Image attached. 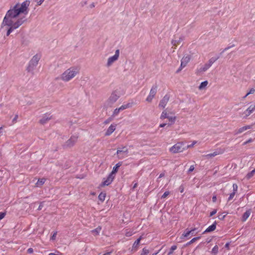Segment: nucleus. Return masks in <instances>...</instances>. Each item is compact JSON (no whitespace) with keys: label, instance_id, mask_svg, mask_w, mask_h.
<instances>
[{"label":"nucleus","instance_id":"obj_10","mask_svg":"<svg viewBox=\"0 0 255 255\" xmlns=\"http://www.w3.org/2000/svg\"><path fill=\"white\" fill-rule=\"evenodd\" d=\"M157 92V87L153 86L150 90L148 96L147 97L146 99V101L148 102H151Z\"/></svg>","mask_w":255,"mask_h":255},{"label":"nucleus","instance_id":"obj_48","mask_svg":"<svg viewBox=\"0 0 255 255\" xmlns=\"http://www.w3.org/2000/svg\"><path fill=\"white\" fill-rule=\"evenodd\" d=\"M253 141V139H252V138H249L248 140H247V141H245V142L243 143V145H246V144H247V143H250V142H252Z\"/></svg>","mask_w":255,"mask_h":255},{"label":"nucleus","instance_id":"obj_3","mask_svg":"<svg viewBox=\"0 0 255 255\" xmlns=\"http://www.w3.org/2000/svg\"><path fill=\"white\" fill-rule=\"evenodd\" d=\"M121 96L120 91L118 90L114 91L105 103L106 108L112 107Z\"/></svg>","mask_w":255,"mask_h":255},{"label":"nucleus","instance_id":"obj_31","mask_svg":"<svg viewBox=\"0 0 255 255\" xmlns=\"http://www.w3.org/2000/svg\"><path fill=\"white\" fill-rule=\"evenodd\" d=\"M106 198V193L101 192L98 196V198L99 200H100L101 202H103L105 200Z\"/></svg>","mask_w":255,"mask_h":255},{"label":"nucleus","instance_id":"obj_57","mask_svg":"<svg viewBox=\"0 0 255 255\" xmlns=\"http://www.w3.org/2000/svg\"><path fill=\"white\" fill-rule=\"evenodd\" d=\"M179 189H180V191L181 193L183 192V191H184V188L183 187L180 186Z\"/></svg>","mask_w":255,"mask_h":255},{"label":"nucleus","instance_id":"obj_47","mask_svg":"<svg viewBox=\"0 0 255 255\" xmlns=\"http://www.w3.org/2000/svg\"><path fill=\"white\" fill-rule=\"evenodd\" d=\"M195 169L194 165H192L190 166L189 169H188V172H192Z\"/></svg>","mask_w":255,"mask_h":255},{"label":"nucleus","instance_id":"obj_21","mask_svg":"<svg viewBox=\"0 0 255 255\" xmlns=\"http://www.w3.org/2000/svg\"><path fill=\"white\" fill-rule=\"evenodd\" d=\"M122 163L121 162H119L117 163L116 165L113 167L112 171L110 173L113 175H116V173L117 172L119 168L122 165Z\"/></svg>","mask_w":255,"mask_h":255},{"label":"nucleus","instance_id":"obj_53","mask_svg":"<svg viewBox=\"0 0 255 255\" xmlns=\"http://www.w3.org/2000/svg\"><path fill=\"white\" fill-rule=\"evenodd\" d=\"M27 252L28 254H32L33 252V250L32 248H29Z\"/></svg>","mask_w":255,"mask_h":255},{"label":"nucleus","instance_id":"obj_29","mask_svg":"<svg viewBox=\"0 0 255 255\" xmlns=\"http://www.w3.org/2000/svg\"><path fill=\"white\" fill-rule=\"evenodd\" d=\"M121 111V110H120L119 108L115 109L113 112V114L112 115V117L115 118V117H117V116H118V115L119 114V113Z\"/></svg>","mask_w":255,"mask_h":255},{"label":"nucleus","instance_id":"obj_27","mask_svg":"<svg viewBox=\"0 0 255 255\" xmlns=\"http://www.w3.org/2000/svg\"><path fill=\"white\" fill-rule=\"evenodd\" d=\"M46 179L45 178H40L38 180L36 183V186L40 187L42 186L45 182Z\"/></svg>","mask_w":255,"mask_h":255},{"label":"nucleus","instance_id":"obj_12","mask_svg":"<svg viewBox=\"0 0 255 255\" xmlns=\"http://www.w3.org/2000/svg\"><path fill=\"white\" fill-rule=\"evenodd\" d=\"M190 57L188 56L183 57L181 61V65L178 71L181 70L183 67H185L187 64L190 61Z\"/></svg>","mask_w":255,"mask_h":255},{"label":"nucleus","instance_id":"obj_55","mask_svg":"<svg viewBox=\"0 0 255 255\" xmlns=\"http://www.w3.org/2000/svg\"><path fill=\"white\" fill-rule=\"evenodd\" d=\"M166 125H167V124H166V123H163V124H160V125H159V127H160V128H163V127H164Z\"/></svg>","mask_w":255,"mask_h":255},{"label":"nucleus","instance_id":"obj_30","mask_svg":"<svg viewBox=\"0 0 255 255\" xmlns=\"http://www.w3.org/2000/svg\"><path fill=\"white\" fill-rule=\"evenodd\" d=\"M141 239V237H140L134 242V243H133V246H132L133 249H134V248L137 249L138 248Z\"/></svg>","mask_w":255,"mask_h":255},{"label":"nucleus","instance_id":"obj_23","mask_svg":"<svg viewBox=\"0 0 255 255\" xmlns=\"http://www.w3.org/2000/svg\"><path fill=\"white\" fill-rule=\"evenodd\" d=\"M208 84V82L207 81H205L204 82H202L199 85L198 88L200 90H204V89H206Z\"/></svg>","mask_w":255,"mask_h":255},{"label":"nucleus","instance_id":"obj_19","mask_svg":"<svg viewBox=\"0 0 255 255\" xmlns=\"http://www.w3.org/2000/svg\"><path fill=\"white\" fill-rule=\"evenodd\" d=\"M223 152L222 151H214L213 153L205 155L204 156L206 158H210L214 157V156H215L216 155H218L219 154H222V153H223Z\"/></svg>","mask_w":255,"mask_h":255},{"label":"nucleus","instance_id":"obj_50","mask_svg":"<svg viewBox=\"0 0 255 255\" xmlns=\"http://www.w3.org/2000/svg\"><path fill=\"white\" fill-rule=\"evenodd\" d=\"M117 150H123V151H125V150H128V149H127L126 147H119L118 148Z\"/></svg>","mask_w":255,"mask_h":255},{"label":"nucleus","instance_id":"obj_26","mask_svg":"<svg viewBox=\"0 0 255 255\" xmlns=\"http://www.w3.org/2000/svg\"><path fill=\"white\" fill-rule=\"evenodd\" d=\"M218 58L219 57H212L209 60L208 62L207 63L210 67H211L212 65V64L218 59Z\"/></svg>","mask_w":255,"mask_h":255},{"label":"nucleus","instance_id":"obj_49","mask_svg":"<svg viewBox=\"0 0 255 255\" xmlns=\"http://www.w3.org/2000/svg\"><path fill=\"white\" fill-rule=\"evenodd\" d=\"M56 235H57V232H54L53 235L52 236V237L51 238V240H54L56 238Z\"/></svg>","mask_w":255,"mask_h":255},{"label":"nucleus","instance_id":"obj_64","mask_svg":"<svg viewBox=\"0 0 255 255\" xmlns=\"http://www.w3.org/2000/svg\"><path fill=\"white\" fill-rule=\"evenodd\" d=\"M48 255H55V253H50Z\"/></svg>","mask_w":255,"mask_h":255},{"label":"nucleus","instance_id":"obj_13","mask_svg":"<svg viewBox=\"0 0 255 255\" xmlns=\"http://www.w3.org/2000/svg\"><path fill=\"white\" fill-rule=\"evenodd\" d=\"M117 125L116 124H112L110 125V126L108 128L107 130L105 132L106 136L110 135L115 130L116 128Z\"/></svg>","mask_w":255,"mask_h":255},{"label":"nucleus","instance_id":"obj_58","mask_svg":"<svg viewBox=\"0 0 255 255\" xmlns=\"http://www.w3.org/2000/svg\"><path fill=\"white\" fill-rule=\"evenodd\" d=\"M55 255H62V254L58 251H56L55 253Z\"/></svg>","mask_w":255,"mask_h":255},{"label":"nucleus","instance_id":"obj_16","mask_svg":"<svg viewBox=\"0 0 255 255\" xmlns=\"http://www.w3.org/2000/svg\"><path fill=\"white\" fill-rule=\"evenodd\" d=\"M252 128V125H248V126H246L241 127V128H239V129H238L237 130H235V134H240L242 132L245 131V130H246L247 129H251Z\"/></svg>","mask_w":255,"mask_h":255},{"label":"nucleus","instance_id":"obj_9","mask_svg":"<svg viewBox=\"0 0 255 255\" xmlns=\"http://www.w3.org/2000/svg\"><path fill=\"white\" fill-rule=\"evenodd\" d=\"M115 178V175L110 173L107 177L103 178V182L101 185V186H105L110 185L113 181Z\"/></svg>","mask_w":255,"mask_h":255},{"label":"nucleus","instance_id":"obj_25","mask_svg":"<svg viewBox=\"0 0 255 255\" xmlns=\"http://www.w3.org/2000/svg\"><path fill=\"white\" fill-rule=\"evenodd\" d=\"M134 232L131 229H126L125 231V235L127 237H130L134 234Z\"/></svg>","mask_w":255,"mask_h":255},{"label":"nucleus","instance_id":"obj_20","mask_svg":"<svg viewBox=\"0 0 255 255\" xmlns=\"http://www.w3.org/2000/svg\"><path fill=\"white\" fill-rule=\"evenodd\" d=\"M216 228V222H215L212 225L209 226L204 233H208L214 231Z\"/></svg>","mask_w":255,"mask_h":255},{"label":"nucleus","instance_id":"obj_56","mask_svg":"<svg viewBox=\"0 0 255 255\" xmlns=\"http://www.w3.org/2000/svg\"><path fill=\"white\" fill-rule=\"evenodd\" d=\"M216 200H217V197H216V196H214L212 198V200L214 202H215L216 201Z\"/></svg>","mask_w":255,"mask_h":255},{"label":"nucleus","instance_id":"obj_15","mask_svg":"<svg viewBox=\"0 0 255 255\" xmlns=\"http://www.w3.org/2000/svg\"><path fill=\"white\" fill-rule=\"evenodd\" d=\"M51 117H52L50 114L46 113L42 117L39 122L41 124H44L50 120L51 119Z\"/></svg>","mask_w":255,"mask_h":255},{"label":"nucleus","instance_id":"obj_62","mask_svg":"<svg viewBox=\"0 0 255 255\" xmlns=\"http://www.w3.org/2000/svg\"><path fill=\"white\" fill-rule=\"evenodd\" d=\"M158 253H159V251L156 253H153V254H152V255H156Z\"/></svg>","mask_w":255,"mask_h":255},{"label":"nucleus","instance_id":"obj_60","mask_svg":"<svg viewBox=\"0 0 255 255\" xmlns=\"http://www.w3.org/2000/svg\"><path fill=\"white\" fill-rule=\"evenodd\" d=\"M163 176H164V174L161 173V174H160L159 175V178H161V177H162Z\"/></svg>","mask_w":255,"mask_h":255},{"label":"nucleus","instance_id":"obj_33","mask_svg":"<svg viewBox=\"0 0 255 255\" xmlns=\"http://www.w3.org/2000/svg\"><path fill=\"white\" fill-rule=\"evenodd\" d=\"M101 227H98L96 229L93 230L92 231V232L95 235H98L99 234L101 230Z\"/></svg>","mask_w":255,"mask_h":255},{"label":"nucleus","instance_id":"obj_63","mask_svg":"<svg viewBox=\"0 0 255 255\" xmlns=\"http://www.w3.org/2000/svg\"><path fill=\"white\" fill-rule=\"evenodd\" d=\"M231 47H232V46L227 47V48H225V50H227L229 49L230 48H231Z\"/></svg>","mask_w":255,"mask_h":255},{"label":"nucleus","instance_id":"obj_46","mask_svg":"<svg viewBox=\"0 0 255 255\" xmlns=\"http://www.w3.org/2000/svg\"><path fill=\"white\" fill-rule=\"evenodd\" d=\"M45 0H36L37 5H40L44 2Z\"/></svg>","mask_w":255,"mask_h":255},{"label":"nucleus","instance_id":"obj_38","mask_svg":"<svg viewBox=\"0 0 255 255\" xmlns=\"http://www.w3.org/2000/svg\"><path fill=\"white\" fill-rule=\"evenodd\" d=\"M176 249H177V246H175V245L172 246L171 247L170 251L168 253V255H171L173 253V251L174 250H175Z\"/></svg>","mask_w":255,"mask_h":255},{"label":"nucleus","instance_id":"obj_4","mask_svg":"<svg viewBox=\"0 0 255 255\" xmlns=\"http://www.w3.org/2000/svg\"><path fill=\"white\" fill-rule=\"evenodd\" d=\"M186 150V147L184 146V143L183 142H179L175 144L171 147L169 150L172 153H177L183 152Z\"/></svg>","mask_w":255,"mask_h":255},{"label":"nucleus","instance_id":"obj_11","mask_svg":"<svg viewBox=\"0 0 255 255\" xmlns=\"http://www.w3.org/2000/svg\"><path fill=\"white\" fill-rule=\"evenodd\" d=\"M169 99V97L168 95L164 96L162 99L160 101L158 107L164 109L168 103Z\"/></svg>","mask_w":255,"mask_h":255},{"label":"nucleus","instance_id":"obj_2","mask_svg":"<svg viewBox=\"0 0 255 255\" xmlns=\"http://www.w3.org/2000/svg\"><path fill=\"white\" fill-rule=\"evenodd\" d=\"M78 66H72L64 71L59 76V79L64 82H68L80 73Z\"/></svg>","mask_w":255,"mask_h":255},{"label":"nucleus","instance_id":"obj_1","mask_svg":"<svg viewBox=\"0 0 255 255\" xmlns=\"http://www.w3.org/2000/svg\"><path fill=\"white\" fill-rule=\"evenodd\" d=\"M30 3V0H26L21 3H16L6 12L1 23L2 27H8L6 36H8L26 20V16L29 11Z\"/></svg>","mask_w":255,"mask_h":255},{"label":"nucleus","instance_id":"obj_54","mask_svg":"<svg viewBox=\"0 0 255 255\" xmlns=\"http://www.w3.org/2000/svg\"><path fill=\"white\" fill-rule=\"evenodd\" d=\"M18 119V115H16L14 117V118H13V120H12V122L13 123H15L17 121V119Z\"/></svg>","mask_w":255,"mask_h":255},{"label":"nucleus","instance_id":"obj_34","mask_svg":"<svg viewBox=\"0 0 255 255\" xmlns=\"http://www.w3.org/2000/svg\"><path fill=\"white\" fill-rule=\"evenodd\" d=\"M255 173V168L247 174L246 178L248 179H250L251 177H252L253 176Z\"/></svg>","mask_w":255,"mask_h":255},{"label":"nucleus","instance_id":"obj_61","mask_svg":"<svg viewBox=\"0 0 255 255\" xmlns=\"http://www.w3.org/2000/svg\"><path fill=\"white\" fill-rule=\"evenodd\" d=\"M94 6H95L94 3H93L92 4H91V7H94Z\"/></svg>","mask_w":255,"mask_h":255},{"label":"nucleus","instance_id":"obj_36","mask_svg":"<svg viewBox=\"0 0 255 255\" xmlns=\"http://www.w3.org/2000/svg\"><path fill=\"white\" fill-rule=\"evenodd\" d=\"M149 250L146 248H143L140 254V255H147L149 254Z\"/></svg>","mask_w":255,"mask_h":255},{"label":"nucleus","instance_id":"obj_44","mask_svg":"<svg viewBox=\"0 0 255 255\" xmlns=\"http://www.w3.org/2000/svg\"><path fill=\"white\" fill-rule=\"evenodd\" d=\"M169 194V191L165 192L162 195L161 198H165Z\"/></svg>","mask_w":255,"mask_h":255},{"label":"nucleus","instance_id":"obj_17","mask_svg":"<svg viewBox=\"0 0 255 255\" xmlns=\"http://www.w3.org/2000/svg\"><path fill=\"white\" fill-rule=\"evenodd\" d=\"M255 110V105H251L244 112L246 117L250 116Z\"/></svg>","mask_w":255,"mask_h":255},{"label":"nucleus","instance_id":"obj_45","mask_svg":"<svg viewBox=\"0 0 255 255\" xmlns=\"http://www.w3.org/2000/svg\"><path fill=\"white\" fill-rule=\"evenodd\" d=\"M6 214L4 212L0 213V221L2 220L5 216Z\"/></svg>","mask_w":255,"mask_h":255},{"label":"nucleus","instance_id":"obj_18","mask_svg":"<svg viewBox=\"0 0 255 255\" xmlns=\"http://www.w3.org/2000/svg\"><path fill=\"white\" fill-rule=\"evenodd\" d=\"M210 67L207 63L205 64L204 65L201 66L199 68L197 69V72L198 73H202L206 71Z\"/></svg>","mask_w":255,"mask_h":255},{"label":"nucleus","instance_id":"obj_42","mask_svg":"<svg viewBox=\"0 0 255 255\" xmlns=\"http://www.w3.org/2000/svg\"><path fill=\"white\" fill-rule=\"evenodd\" d=\"M255 92V89L254 88H252V89H250L249 92L247 93L246 96H249L250 94H254Z\"/></svg>","mask_w":255,"mask_h":255},{"label":"nucleus","instance_id":"obj_41","mask_svg":"<svg viewBox=\"0 0 255 255\" xmlns=\"http://www.w3.org/2000/svg\"><path fill=\"white\" fill-rule=\"evenodd\" d=\"M235 194L236 193L235 192H232L230 194V196L228 198V201H230L231 200H232L233 199V198L234 197L235 195Z\"/></svg>","mask_w":255,"mask_h":255},{"label":"nucleus","instance_id":"obj_43","mask_svg":"<svg viewBox=\"0 0 255 255\" xmlns=\"http://www.w3.org/2000/svg\"><path fill=\"white\" fill-rule=\"evenodd\" d=\"M113 117H110L108 119H107L105 122H104V123L105 124H109L110 122H111L113 120Z\"/></svg>","mask_w":255,"mask_h":255},{"label":"nucleus","instance_id":"obj_22","mask_svg":"<svg viewBox=\"0 0 255 255\" xmlns=\"http://www.w3.org/2000/svg\"><path fill=\"white\" fill-rule=\"evenodd\" d=\"M251 213V211L250 210H247L243 215L242 220L243 221H246L247 219L249 217Z\"/></svg>","mask_w":255,"mask_h":255},{"label":"nucleus","instance_id":"obj_14","mask_svg":"<svg viewBox=\"0 0 255 255\" xmlns=\"http://www.w3.org/2000/svg\"><path fill=\"white\" fill-rule=\"evenodd\" d=\"M128 150H117V154L118 155V157L119 159H123L125 157H127L128 156Z\"/></svg>","mask_w":255,"mask_h":255},{"label":"nucleus","instance_id":"obj_8","mask_svg":"<svg viewBox=\"0 0 255 255\" xmlns=\"http://www.w3.org/2000/svg\"><path fill=\"white\" fill-rule=\"evenodd\" d=\"M166 118H167L170 122V123L168 124L169 126L173 125L175 123L176 119V117L175 116H169V114H168L166 110H164L160 115V119L161 120H164Z\"/></svg>","mask_w":255,"mask_h":255},{"label":"nucleus","instance_id":"obj_24","mask_svg":"<svg viewBox=\"0 0 255 255\" xmlns=\"http://www.w3.org/2000/svg\"><path fill=\"white\" fill-rule=\"evenodd\" d=\"M132 106V104L131 103H127L126 104H124L123 105H122L120 107H119L120 108V110H121V111L124 110H126L128 108H131Z\"/></svg>","mask_w":255,"mask_h":255},{"label":"nucleus","instance_id":"obj_6","mask_svg":"<svg viewBox=\"0 0 255 255\" xmlns=\"http://www.w3.org/2000/svg\"><path fill=\"white\" fill-rule=\"evenodd\" d=\"M119 56H120V50L117 49L116 50L115 54L113 56H110L108 58L106 64V66L107 67H110L112 65H113L114 63H115L116 61H117L118 60Z\"/></svg>","mask_w":255,"mask_h":255},{"label":"nucleus","instance_id":"obj_5","mask_svg":"<svg viewBox=\"0 0 255 255\" xmlns=\"http://www.w3.org/2000/svg\"><path fill=\"white\" fill-rule=\"evenodd\" d=\"M40 59V56L39 55L36 54L33 56V57L29 61L28 66L27 68V70L28 72H31L33 71V70L37 65Z\"/></svg>","mask_w":255,"mask_h":255},{"label":"nucleus","instance_id":"obj_7","mask_svg":"<svg viewBox=\"0 0 255 255\" xmlns=\"http://www.w3.org/2000/svg\"><path fill=\"white\" fill-rule=\"evenodd\" d=\"M78 137L79 136L78 134L72 135L70 138L65 142L64 146L67 148L73 146L77 142Z\"/></svg>","mask_w":255,"mask_h":255},{"label":"nucleus","instance_id":"obj_59","mask_svg":"<svg viewBox=\"0 0 255 255\" xmlns=\"http://www.w3.org/2000/svg\"><path fill=\"white\" fill-rule=\"evenodd\" d=\"M196 228H193V229H192L191 230H190V231H191V233L193 234V232L196 231Z\"/></svg>","mask_w":255,"mask_h":255},{"label":"nucleus","instance_id":"obj_52","mask_svg":"<svg viewBox=\"0 0 255 255\" xmlns=\"http://www.w3.org/2000/svg\"><path fill=\"white\" fill-rule=\"evenodd\" d=\"M43 202H41L38 208V210H41L42 209V208H43Z\"/></svg>","mask_w":255,"mask_h":255},{"label":"nucleus","instance_id":"obj_40","mask_svg":"<svg viewBox=\"0 0 255 255\" xmlns=\"http://www.w3.org/2000/svg\"><path fill=\"white\" fill-rule=\"evenodd\" d=\"M233 192H235L236 193V192L238 190V186L237 184L236 183L233 184Z\"/></svg>","mask_w":255,"mask_h":255},{"label":"nucleus","instance_id":"obj_39","mask_svg":"<svg viewBox=\"0 0 255 255\" xmlns=\"http://www.w3.org/2000/svg\"><path fill=\"white\" fill-rule=\"evenodd\" d=\"M197 143V141L194 140L192 142V143L191 144H189V145H188L186 147V149L189 148H192L194 146V145L195 144H196Z\"/></svg>","mask_w":255,"mask_h":255},{"label":"nucleus","instance_id":"obj_28","mask_svg":"<svg viewBox=\"0 0 255 255\" xmlns=\"http://www.w3.org/2000/svg\"><path fill=\"white\" fill-rule=\"evenodd\" d=\"M183 40V38L182 37H180L178 40H172L171 41V43L174 46H176L177 44H179Z\"/></svg>","mask_w":255,"mask_h":255},{"label":"nucleus","instance_id":"obj_51","mask_svg":"<svg viewBox=\"0 0 255 255\" xmlns=\"http://www.w3.org/2000/svg\"><path fill=\"white\" fill-rule=\"evenodd\" d=\"M216 213H217L216 210H213L211 212H210V216L211 217V216L214 215Z\"/></svg>","mask_w":255,"mask_h":255},{"label":"nucleus","instance_id":"obj_35","mask_svg":"<svg viewBox=\"0 0 255 255\" xmlns=\"http://www.w3.org/2000/svg\"><path fill=\"white\" fill-rule=\"evenodd\" d=\"M200 239V237L193 238L191 240H190L189 242L187 243V245H189Z\"/></svg>","mask_w":255,"mask_h":255},{"label":"nucleus","instance_id":"obj_32","mask_svg":"<svg viewBox=\"0 0 255 255\" xmlns=\"http://www.w3.org/2000/svg\"><path fill=\"white\" fill-rule=\"evenodd\" d=\"M191 233V231L188 230L187 229L182 234L181 238L183 239L184 238L187 237Z\"/></svg>","mask_w":255,"mask_h":255},{"label":"nucleus","instance_id":"obj_37","mask_svg":"<svg viewBox=\"0 0 255 255\" xmlns=\"http://www.w3.org/2000/svg\"><path fill=\"white\" fill-rule=\"evenodd\" d=\"M218 246H215L212 250V253L216 255L218 252Z\"/></svg>","mask_w":255,"mask_h":255}]
</instances>
